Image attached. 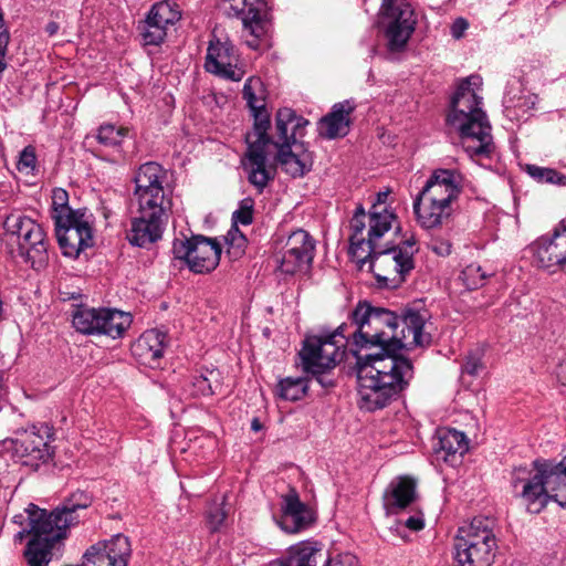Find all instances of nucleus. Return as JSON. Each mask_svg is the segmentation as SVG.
Wrapping results in <instances>:
<instances>
[{
    "label": "nucleus",
    "instance_id": "9d476101",
    "mask_svg": "<svg viewBox=\"0 0 566 566\" xmlns=\"http://www.w3.org/2000/svg\"><path fill=\"white\" fill-rule=\"evenodd\" d=\"M396 214L379 205H373L368 214L361 205L357 206L350 219V253L355 258H360V252L373 253L377 247V241L388 232Z\"/></svg>",
    "mask_w": 566,
    "mask_h": 566
},
{
    "label": "nucleus",
    "instance_id": "b1692460",
    "mask_svg": "<svg viewBox=\"0 0 566 566\" xmlns=\"http://www.w3.org/2000/svg\"><path fill=\"white\" fill-rule=\"evenodd\" d=\"M468 448V440L463 432L450 428L437 430L432 449L438 459L453 463L457 454L462 457Z\"/></svg>",
    "mask_w": 566,
    "mask_h": 566
},
{
    "label": "nucleus",
    "instance_id": "7c9ffc66",
    "mask_svg": "<svg viewBox=\"0 0 566 566\" xmlns=\"http://www.w3.org/2000/svg\"><path fill=\"white\" fill-rule=\"evenodd\" d=\"M219 387V373L216 370H207L205 374L192 375L185 390L191 397L211 396L216 394Z\"/></svg>",
    "mask_w": 566,
    "mask_h": 566
},
{
    "label": "nucleus",
    "instance_id": "5701e85b",
    "mask_svg": "<svg viewBox=\"0 0 566 566\" xmlns=\"http://www.w3.org/2000/svg\"><path fill=\"white\" fill-rule=\"evenodd\" d=\"M416 500V483L407 476L394 479L387 486L382 501L387 514H398Z\"/></svg>",
    "mask_w": 566,
    "mask_h": 566
},
{
    "label": "nucleus",
    "instance_id": "c756f323",
    "mask_svg": "<svg viewBox=\"0 0 566 566\" xmlns=\"http://www.w3.org/2000/svg\"><path fill=\"white\" fill-rule=\"evenodd\" d=\"M102 318L101 335L113 339L123 337L133 322L129 313L107 307H102Z\"/></svg>",
    "mask_w": 566,
    "mask_h": 566
},
{
    "label": "nucleus",
    "instance_id": "aec40b11",
    "mask_svg": "<svg viewBox=\"0 0 566 566\" xmlns=\"http://www.w3.org/2000/svg\"><path fill=\"white\" fill-rule=\"evenodd\" d=\"M315 244L311 235L303 229L293 231L283 248L280 269L286 274L310 265L314 258Z\"/></svg>",
    "mask_w": 566,
    "mask_h": 566
},
{
    "label": "nucleus",
    "instance_id": "a18cd8bd",
    "mask_svg": "<svg viewBox=\"0 0 566 566\" xmlns=\"http://www.w3.org/2000/svg\"><path fill=\"white\" fill-rule=\"evenodd\" d=\"M481 356L478 353L469 354L462 366V370L469 375L475 376L482 369Z\"/></svg>",
    "mask_w": 566,
    "mask_h": 566
},
{
    "label": "nucleus",
    "instance_id": "79ce46f5",
    "mask_svg": "<svg viewBox=\"0 0 566 566\" xmlns=\"http://www.w3.org/2000/svg\"><path fill=\"white\" fill-rule=\"evenodd\" d=\"M227 512L223 504L211 505L206 515V521L210 532H218L224 524Z\"/></svg>",
    "mask_w": 566,
    "mask_h": 566
},
{
    "label": "nucleus",
    "instance_id": "9b49d317",
    "mask_svg": "<svg viewBox=\"0 0 566 566\" xmlns=\"http://www.w3.org/2000/svg\"><path fill=\"white\" fill-rule=\"evenodd\" d=\"M418 252L417 241L411 235L398 245L378 250L374 248L373 253L360 252V262L369 260L370 270L378 281H395L401 283L406 275L415 268L413 255Z\"/></svg>",
    "mask_w": 566,
    "mask_h": 566
},
{
    "label": "nucleus",
    "instance_id": "393cba45",
    "mask_svg": "<svg viewBox=\"0 0 566 566\" xmlns=\"http://www.w3.org/2000/svg\"><path fill=\"white\" fill-rule=\"evenodd\" d=\"M355 105L350 101H344L333 106L332 112L319 120L321 136L328 139L344 137L349 132V115Z\"/></svg>",
    "mask_w": 566,
    "mask_h": 566
},
{
    "label": "nucleus",
    "instance_id": "a878e982",
    "mask_svg": "<svg viewBox=\"0 0 566 566\" xmlns=\"http://www.w3.org/2000/svg\"><path fill=\"white\" fill-rule=\"evenodd\" d=\"M38 239L29 235L18 245V254L24 263L29 264L35 271H42L49 263V241L43 229L38 231Z\"/></svg>",
    "mask_w": 566,
    "mask_h": 566
},
{
    "label": "nucleus",
    "instance_id": "8fccbe9b",
    "mask_svg": "<svg viewBox=\"0 0 566 566\" xmlns=\"http://www.w3.org/2000/svg\"><path fill=\"white\" fill-rule=\"evenodd\" d=\"M405 525L411 531H420L424 526L422 516L415 515L406 520Z\"/></svg>",
    "mask_w": 566,
    "mask_h": 566
},
{
    "label": "nucleus",
    "instance_id": "6ab92c4d",
    "mask_svg": "<svg viewBox=\"0 0 566 566\" xmlns=\"http://www.w3.org/2000/svg\"><path fill=\"white\" fill-rule=\"evenodd\" d=\"M239 57L233 45L220 40H211L207 50L205 69L226 80L239 82L245 72L238 65Z\"/></svg>",
    "mask_w": 566,
    "mask_h": 566
},
{
    "label": "nucleus",
    "instance_id": "0eeeda50",
    "mask_svg": "<svg viewBox=\"0 0 566 566\" xmlns=\"http://www.w3.org/2000/svg\"><path fill=\"white\" fill-rule=\"evenodd\" d=\"M308 120L297 116L289 107L280 108L275 116V137L272 144L277 148V163L292 177H301L311 166L310 154L297 145V138L304 135Z\"/></svg>",
    "mask_w": 566,
    "mask_h": 566
},
{
    "label": "nucleus",
    "instance_id": "f704fd0d",
    "mask_svg": "<svg viewBox=\"0 0 566 566\" xmlns=\"http://www.w3.org/2000/svg\"><path fill=\"white\" fill-rule=\"evenodd\" d=\"M535 97L531 95H522L517 98L506 94L503 98L504 114L511 120H521L524 115L535 105Z\"/></svg>",
    "mask_w": 566,
    "mask_h": 566
},
{
    "label": "nucleus",
    "instance_id": "72a5a7b5",
    "mask_svg": "<svg viewBox=\"0 0 566 566\" xmlns=\"http://www.w3.org/2000/svg\"><path fill=\"white\" fill-rule=\"evenodd\" d=\"M148 14L151 20H156L166 28L176 24L181 18V11L179 6L169 0L160 1L155 3Z\"/></svg>",
    "mask_w": 566,
    "mask_h": 566
},
{
    "label": "nucleus",
    "instance_id": "20e7f679",
    "mask_svg": "<svg viewBox=\"0 0 566 566\" xmlns=\"http://www.w3.org/2000/svg\"><path fill=\"white\" fill-rule=\"evenodd\" d=\"M482 78L461 80L450 98L447 125L459 133L464 151L471 158H489L495 149L491 124L483 109Z\"/></svg>",
    "mask_w": 566,
    "mask_h": 566
},
{
    "label": "nucleus",
    "instance_id": "7ed1b4c3",
    "mask_svg": "<svg viewBox=\"0 0 566 566\" xmlns=\"http://www.w3.org/2000/svg\"><path fill=\"white\" fill-rule=\"evenodd\" d=\"M166 170L157 163L143 164L134 176L137 217L127 234L130 244L145 248L158 241L172 207L171 192L164 188Z\"/></svg>",
    "mask_w": 566,
    "mask_h": 566
},
{
    "label": "nucleus",
    "instance_id": "4468645a",
    "mask_svg": "<svg viewBox=\"0 0 566 566\" xmlns=\"http://www.w3.org/2000/svg\"><path fill=\"white\" fill-rule=\"evenodd\" d=\"M94 217L88 209H76L74 214H64L54 222L55 234L63 255L76 259L94 243Z\"/></svg>",
    "mask_w": 566,
    "mask_h": 566
},
{
    "label": "nucleus",
    "instance_id": "f8f14e48",
    "mask_svg": "<svg viewBox=\"0 0 566 566\" xmlns=\"http://www.w3.org/2000/svg\"><path fill=\"white\" fill-rule=\"evenodd\" d=\"M269 120H261L254 125L251 133H248L245 140L247 153L242 159V167L249 182L261 193L268 184L274 179L275 169L268 160V151L271 140L268 135Z\"/></svg>",
    "mask_w": 566,
    "mask_h": 566
},
{
    "label": "nucleus",
    "instance_id": "6e6552de",
    "mask_svg": "<svg viewBox=\"0 0 566 566\" xmlns=\"http://www.w3.org/2000/svg\"><path fill=\"white\" fill-rule=\"evenodd\" d=\"M346 323L327 335H311L303 340L298 352L302 368L307 374H326L339 364L346 345L350 342Z\"/></svg>",
    "mask_w": 566,
    "mask_h": 566
},
{
    "label": "nucleus",
    "instance_id": "f3484780",
    "mask_svg": "<svg viewBox=\"0 0 566 566\" xmlns=\"http://www.w3.org/2000/svg\"><path fill=\"white\" fill-rule=\"evenodd\" d=\"M228 4L229 13L240 17L243 25V38L247 45L253 50L260 46V39L264 35V23L261 13L266 9V0H222Z\"/></svg>",
    "mask_w": 566,
    "mask_h": 566
},
{
    "label": "nucleus",
    "instance_id": "09e8293b",
    "mask_svg": "<svg viewBox=\"0 0 566 566\" xmlns=\"http://www.w3.org/2000/svg\"><path fill=\"white\" fill-rule=\"evenodd\" d=\"M451 243L449 241H433L430 249L440 256H447L451 253Z\"/></svg>",
    "mask_w": 566,
    "mask_h": 566
},
{
    "label": "nucleus",
    "instance_id": "c03bdc74",
    "mask_svg": "<svg viewBox=\"0 0 566 566\" xmlns=\"http://www.w3.org/2000/svg\"><path fill=\"white\" fill-rule=\"evenodd\" d=\"M238 232H239L238 228L231 229L228 232V237H227V240L229 241V244H230L229 252L233 253L235 256L243 253V250H244V247L247 243V239L244 238V235L241 233L238 234Z\"/></svg>",
    "mask_w": 566,
    "mask_h": 566
},
{
    "label": "nucleus",
    "instance_id": "c9c22d12",
    "mask_svg": "<svg viewBox=\"0 0 566 566\" xmlns=\"http://www.w3.org/2000/svg\"><path fill=\"white\" fill-rule=\"evenodd\" d=\"M128 129L125 127H117L113 124H103L98 127L96 139L97 142L108 148L122 153V144L127 136Z\"/></svg>",
    "mask_w": 566,
    "mask_h": 566
},
{
    "label": "nucleus",
    "instance_id": "de8ad7c7",
    "mask_svg": "<svg viewBox=\"0 0 566 566\" xmlns=\"http://www.w3.org/2000/svg\"><path fill=\"white\" fill-rule=\"evenodd\" d=\"M468 27H469V23L465 19H463V18L455 19L451 25L452 38H454L457 40L461 39L463 36L465 30L468 29Z\"/></svg>",
    "mask_w": 566,
    "mask_h": 566
},
{
    "label": "nucleus",
    "instance_id": "5fc2aeb1",
    "mask_svg": "<svg viewBox=\"0 0 566 566\" xmlns=\"http://www.w3.org/2000/svg\"><path fill=\"white\" fill-rule=\"evenodd\" d=\"M388 195H389V191L386 190V191H379L377 193V198H376V202H374V205H379L380 207H385L384 203L385 201L387 200L388 198Z\"/></svg>",
    "mask_w": 566,
    "mask_h": 566
},
{
    "label": "nucleus",
    "instance_id": "39448f33",
    "mask_svg": "<svg viewBox=\"0 0 566 566\" xmlns=\"http://www.w3.org/2000/svg\"><path fill=\"white\" fill-rule=\"evenodd\" d=\"M511 485L532 514H538L549 501L566 509V455L558 463L536 460L530 467L515 468Z\"/></svg>",
    "mask_w": 566,
    "mask_h": 566
},
{
    "label": "nucleus",
    "instance_id": "3c124183",
    "mask_svg": "<svg viewBox=\"0 0 566 566\" xmlns=\"http://www.w3.org/2000/svg\"><path fill=\"white\" fill-rule=\"evenodd\" d=\"M556 377L562 385L566 386V357L557 365Z\"/></svg>",
    "mask_w": 566,
    "mask_h": 566
},
{
    "label": "nucleus",
    "instance_id": "a19ab883",
    "mask_svg": "<svg viewBox=\"0 0 566 566\" xmlns=\"http://www.w3.org/2000/svg\"><path fill=\"white\" fill-rule=\"evenodd\" d=\"M254 200L250 197L240 201L239 209L233 212L232 220L234 224L241 223L249 226L253 221Z\"/></svg>",
    "mask_w": 566,
    "mask_h": 566
},
{
    "label": "nucleus",
    "instance_id": "f03ea898",
    "mask_svg": "<svg viewBox=\"0 0 566 566\" xmlns=\"http://www.w3.org/2000/svg\"><path fill=\"white\" fill-rule=\"evenodd\" d=\"M92 502L91 494L78 490L52 512L30 503L12 517V523L21 527L15 539L21 542L31 536L24 553L29 566H48L55 543L66 536L71 526L78 524V511L87 509Z\"/></svg>",
    "mask_w": 566,
    "mask_h": 566
},
{
    "label": "nucleus",
    "instance_id": "37998d69",
    "mask_svg": "<svg viewBox=\"0 0 566 566\" xmlns=\"http://www.w3.org/2000/svg\"><path fill=\"white\" fill-rule=\"evenodd\" d=\"M36 157L34 150L31 147L24 148L21 154L17 168L20 172L30 174L35 168Z\"/></svg>",
    "mask_w": 566,
    "mask_h": 566
},
{
    "label": "nucleus",
    "instance_id": "423d86ee",
    "mask_svg": "<svg viewBox=\"0 0 566 566\" xmlns=\"http://www.w3.org/2000/svg\"><path fill=\"white\" fill-rule=\"evenodd\" d=\"M469 184L458 169H434L413 201L418 223L424 229L442 226L453 212V202Z\"/></svg>",
    "mask_w": 566,
    "mask_h": 566
},
{
    "label": "nucleus",
    "instance_id": "f257e3e1",
    "mask_svg": "<svg viewBox=\"0 0 566 566\" xmlns=\"http://www.w3.org/2000/svg\"><path fill=\"white\" fill-rule=\"evenodd\" d=\"M428 311L406 308L395 312L360 301L349 315L347 331L350 350L356 357L359 408H385L408 386L413 376L409 359L398 356L401 348L426 346L431 342L423 331Z\"/></svg>",
    "mask_w": 566,
    "mask_h": 566
},
{
    "label": "nucleus",
    "instance_id": "ea45409f",
    "mask_svg": "<svg viewBox=\"0 0 566 566\" xmlns=\"http://www.w3.org/2000/svg\"><path fill=\"white\" fill-rule=\"evenodd\" d=\"M69 195L63 189H55L52 196V212L51 217L54 222L59 221V217L64 214H74L76 209H72L67 205Z\"/></svg>",
    "mask_w": 566,
    "mask_h": 566
},
{
    "label": "nucleus",
    "instance_id": "58836bf2",
    "mask_svg": "<svg viewBox=\"0 0 566 566\" xmlns=\"http://www.w3.org/2000/svg\"><path fill=\"white\" fill-rule=\"evenodd\" d=\"M527 174L538 182H546L552 185L565 184L566 177L552 168L538 167L535 165H528L526 167Z\"/></svg>",
    "mask_w": 566,
    "mask_h": 566
},
{
    "label": "nucleus",
    "instance_id": "e433bc0d",
    "mask_svg": "<svg viewBox=\"0 0 566 566\" xmlns=\"http://www.w3.org/2000/svg\"><path fill=\"white\" fill-rule=\"evenodd\" d=\"M167 29L165 25L156 20H151L150 15L147 14L146 19L139 25L142 42L144 45H160L166 36Z\"/></svg>",
    "mask_w": 566,
    "mask_h": 566
},
{
    "label": "nucleus",
    "instance_id": "473e14b6",
    "mask_svg": "<svg viewBox=\"0 0 566 566\" xmlns=\"http://www.w3.org/2000/svg\"><path fill=\"white\" fill-rule=\"evenodd\" d=\"M308 379L306 377H286L277 384V395L284 400L296 401L306 396Z\"/></svg>",
    "mask_w": 566,
    "mask_h": 566
},
{
    "label": "nucleus",
    "instance_id": "cd10ccee",
    "mask_svg": "<svg viewBox=\"0 0 566 566\" xmlns=\"http://www.w3.org/2000/svg\"><path fill=\"white\" fill-rule=\"evenodd\" d=\"M3 228L7 235L17 239L18 245L20 241L27 239L28 235L29 238L33 237L32 239H38V231L42 229L33 219L20 211L9 213L3 221Z\"/></svg>",
    "mask_w": 566,
    "mask_h": 566
},
{
    "label": "nucleus",
    "instance_id": "49530a36",
    "mask_svg": "<svg viewBox=\"0 0 566 566\" xmlns=\"http://www.w3.org/2000/svg\"><path fill=\"white\" fill-rule=\"evenodd\" d=\"M325 566H358V559L350 553H345L336 558L329 559Z\"/></svg>",
    "mask_w": 566,
    "mask_h": 566
},
{
    "label": "nucleus",
    "instance_id": "4c0bfd02",
    "mask_svg": "<svg viewBox=\"0 0 566 566\" xmlns=\"http://www.w3.org/2000/svg\"><path fill=\"white\" fill-rule=\"evenodd\" d=\"M485 279L486 274L478 263L467 265L459 275V280L468 290L483 286Z\"/></svg>",
    "mask_w": 566,
    "mask_h": 566
},
{
    "label": "nucleus",
    "instance_id": "864d4df0",
    "mask_svg": "<svg viewBox=\"0 0 566 566\" xmlns=\"http://www.w3.org/2000/svg\"><path fill=\"white\" fill-rule=\"evenodd\" d=\"M59 30H60V25L55 21H50L45 25V32L48 33L49 36H54L59 32Z\"/></svg>",
    "mask_w": 566,
    "mask_h": 566
},
{
    "label": "nucleus",
    "instance_id": "603ef678",
    "mask_svg": "<svg viewBox=\"0 0 566 566\" xmlns=\"http://www.w3.org/2000/svg\"><path fill=\"white\" fill-rule=\"evenodd\" d=\"M316 381L324 388L332 387L334 385L333 380L329 378H326L324 374H312Z\"/></svg>",
    "mask_w": 566,
    "mask_h": 566
},
{
    "label": "nucleus",
    "instance_id": "1a4fd4ad",
    "mask_svg": "<svg viewBox=\"0 0 566 566\" xmlns=\"http://www.w3.org/2000/svg\"><path fill=\"white\" fill-rule=\"evenodd\" d=\"M496 539L489 520L474 518L460 527L454 543L457 566H491L494 562Z\"/></svg>",
    "mask_w": 566,
    "mask_h": 566
},
{
    "label": "nucleus",
    "instance_id": "ddd939ff",
    "mask_svg": "<svg viewBox=\"0 0 566 566\" xmlns=\"http://www.w3.org/2000/svg\"><path fill=\"white\" fill-rule=\"evenodd\" d=\"M222 248L217 239L201 234L190 237L180 233L172 242V253L177 260L184 261L188 269L197 274L213 271L220 262Z\"/></svg>",
    "mask_w": 566,
    "mask_h": 566
},
{
    "label": "nucleus",
    "instance_id": "2eb2a0df",
    "mask_svg": "<svg viewBox=\"0 0 566 566\" xmlns=\"http://www.w3.org/2000/svg\"><path fill=\"white\" fill-rule=\"evenodd\" d=\"M53 429L48 423L18 429L12 440L14 454L23 465L38 469L53 455Z\"/></svg>",
    "mask_w": 566,
    "mask_h": 566
},
{
    "label": "nucleus",
    "instance_id": "4be33fe9",
    "mask_svg": "<svg viewBox=\"0 0 566 566\" xmlns=\"http://www.w3.org/2000/svg\"><path fill=\"white\" fill-rule=\"evenodd\" d=\"M167 334L159 329L144 332L132 345V354L143 365L156 367L164 356Z\"/></svg>",
    "mask_w": 566,
    "mask_h": 566
},
{
    "label": "nucleus",
    "instance_id": "bb28decb",
    "mask_svg": "<svg viewBox=\"0 0 566 566\" xmlns=\"http://www.w3.org/2000/svg\"><path fill=\"white\" fill-rule=\"evenodd\" d=\"M321 547L316 542H301L289 547L281 557L273 559L266 566H317Z\"/></svg>",
    "mask_w": 566,
    "mask_h": 566
},
{
    "label": "nucleus",
    "instance_id": "412c9836",
    "mask_svg": "<svg viewBox=\"0 0 566 566\" xmlns=\"http://www.w3.org/2000/svg\"><path fill=\"white\" fill-rule=\"evenodd\" d=\"M537 266L553 270L566 264V218L555 228L552 238H541L531 247Z\"/></svg>",
    "mask_w": 566,
    "mask_h": 566
},
{
    "label": "nucleus",
    "instance_id": "c85d7f7f",
    "mask_svg": "<svg viewBox=\"0 0 566 566\" xmlns=\"http://www.w3.org/2000/svg\"><path fill=\"white\" fill-rule=\"evenodd\" d=\"M102 307L77 306L72 313L74 328L85 335H101Z\"/></svg>",
    "mask_w": 566,
    "mask_h": 566
},
{
    "label": "nucleus",
    "instance_id": "a211bd4d",
    "mask_svg": "<svg viewBox=\"0 0 566 566\" xmlns=\"http://www.w3.org/2000/svg\"><path fill=\"white\" fill-rule=\"evenodd\" d=\"M279 516H274L277 526L287 534H297L315 522L314 511L301 501L298 493L291 489L281 496Z\"/></svg>",
    "mask_w": 566,
    "mask_h": 566
},
{
    "label": "nucleus",
    "instance_id": "6e6d98bb",
    "mask_svg": "<svg viewBox=\"0 0 566 566\" xmlns=\"http://www.w3.org/2000/svg\"><path fill=\"white\" fill-rule=\"evenodd\" d=\"M77 297H80V294H76V293H67V292H60V298H61L62 301L76 300Z\"/></svg>",
    "mask_w": 566,
    "mask_h": 566
},
{
    "label": "nucleus",
    "instance_id": "4d7b16f0",
    "mask_svg": "<svg viewBox=\"0 0 566 566\" xmlns=\"http://www.w3.org/2000/svg\"><path fill=\"white\" fill-rule=\"evenodd\" d=\"M251 427H252V429H253L254 431H258V430L261 428L259 420H258V419H254V420L252 421Z\"/></svg>",
    "mask_w": 566,
    "mask_h": 566
},
{
    "label": "nucleus",
    "instance_id": "dca6fc26",
    "mask_svg": "<svg viewBox=\"0 0 566 566\" xmlns=\"http://www.w3.org/2000/svg\"><path fill=\"white\" fill-rule=\"evenodd\" d=\"M381 10L387 20L385 35L388 53L403 51L415 31L413 9L406 0H384Z\"/></svg>",
    "mask_w": 566,
    "mask_h": 566
},
{
    "label": "nucleus",
    "instance_id": "2f4dec72",
    "mask_svg": "<svg viewBox=\"0 0 566 566\" xmlns=\"http://www.w3.org/2000/svg\"><path fill=\"white\" fill-rule=\"evenodd\" d=\"M262 90V82L259 77H249L244 85H243V90H242V95H243V98L244 101L247 102V105L250 107V109L252 111L254 117H255V123L254 125L258 123V122H261V120H269V116L265 114V105H264V101L262 97H259L256 95L258 92H260Z\"/></svg>",
    "mask_w": 566,
    "mask_h": 566
}]
</instances>
